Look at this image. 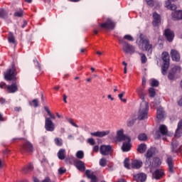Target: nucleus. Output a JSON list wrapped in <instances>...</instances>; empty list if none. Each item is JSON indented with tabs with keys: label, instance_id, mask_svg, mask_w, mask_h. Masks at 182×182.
<instances>
[{
	"label": "nucleus",
	"instance_id": "32",
	"mask_svg": "<svg viewBox=\"0 0 182 182\" xmlns=\"http://www.w3.org/2000/svg\"><path fill=\"white\" fill-rule=\"evenodd\" d=\"M33 171V165L32 164H29L27 166L23 168V173L24 174H28V173H31V171Z\"/></svg>",
	"mask_w": 182,
	"mask_h": 182
},
{
	"label": "nucleus",
	"instance_id": "13",
	"mask_svg": "<svg viewBox=\"0 0 182 182\" xmlns=\"http://www.w3.org/2000/svg\"><path fill=\"white\" fill-rule=\"evenodd\" d=\"M74 166L79 170L80 171H85L86 170V167L85 166V162L80 160H75L74 161Z\"/></svg>",
	"mask_w": 182,
	"mask_h": 182
},
{
	"label": "nucleus",
	"instance_id": "41",
	"mask_svg": "<svg viewBox=\"0 0 182 182\" xmlns=\"http://www.w3.org/2000/svg\"><path fill=\"white\" fill-rule=\"evenodd\" d=\"M8 13L4 9H0V18H6Z\"/></svg>",
	"mask_w": 182,
	"mask_h": 182
},
{
	"label": "nucleus",
	"instance_id": "46",
	"mask_svg": "<svg viewBox=\"0 0 182 182\" xmlns=\"http://www.w3.org/2000/svg\"><path fill=\"white\" fill-rule=\"evenodd\" d=\"M67 121L68 122V123L72 124V126H73L74 127H77V128L79 127V126L76 123H75V122H73V119L72 118H67Z\"/></svg>",
	"mask_w": 182,
	"mask_h": 182
},
{
	"label": "nucleus",
	"instance_id": "31",
	"mask_svg": "<svg viewBox=\"0 0 182 182\" xmlns=\"http://www.w3.org/2000/svg\"><path fill=\"white\" fill-rule=\"evenodd\" d=\"M147 150V145L145 144H141L137 147V151L140 153L141 154H143Z\"/></svg>",
	"mask_w": 182,
	"mask_h": 182
},
{
	"label": "nucleus",
	"instance_id": "7",
	"mask_svg": "<svg viewBox=\"0 0 182 182\" xmlns=\"http://www.w3.org/2000/svg\"><path fill=\"white\" fill-rule=\"evenodd\" d=\"M100 151L102 156H109V154H112L113 149H112V146L110 145H102L100 148Z\"/></svg>",
	"mask_w": 182,
	"mask_h": 182
},
{
	"label": "nucleus",
	"instance_id": "3",
	"mask_svg": "<svg viewBox=\"0 0 182 182\" xmlns=\"http://www.w3.org/2000/svg\"><path fill=\"white\" fill-rule=\"evenodd\" d=\"M119 42L122 44V50L124 52V53L133 55V53L136 52V48L132 45L129 44V43L124 41V40H119Z\"/></svg>",
	"mask_w": 182,
	"mask_h": 182
},
{
	"label": "nucleus",
	"instance_id": "51",
	"mask_svg": "<svg viewBox=\"0 0 182 182\" xmlns=\"http://www.w3.org/2000/svg\"><path fill=\"white\" fill-rule=\"evenodd\" d=\"M22 15H23V11L22 10H21L19 11H16L14 13V16H17L18 18H21V16H22Z\"/></svg>",
	"mask_w": 182,
	"mask_h": 182
},
{
	"label": "nucleus",
	"instance_id": "27",
	"mask_svg": "<svg viewBox=\"0 0 182 182\" xmlns=\"http://www.w3.org/2000/svg\"><path fill=\"white\" fill-rule=\"evenodd\" d=\"M172 18L173 21L182 19V11H173L172 13Z\"/></svg>",
	"mask_w": 182,
	"mask_h": 182
},
{
	"label": "nucleus",
	"instance_id": "36",
	"mask_svg": "<svg viewBox=\"0 0 182 182\" xmlns=\"http://www.w3.org/2000/svg\"><path fill=\"white\" fill-rule=\"evenodd\" d=\"M75 156L77 159H79V160H82V159H84L85 157V152H83V151H77Z\"/></svg>",
	"mask_w": 182,
	"mask_h": 182
},
{
	"label": "nucleus",
	"instance_id": "2",
	"mask_svg": "<svg viewBox=\"0 0 182 182\" xmlns=\"http://www.w3.org/2000/svg\"><path fill=\"white\" fill-rule=\"evenodd\" d=\"M136 43L139 49L147 52L148 55L153 53V45L150 43V40H149L144 35L140 34L139 40L136 41Z\"/></svg>",
	"mask_w": 182,
	"mask_h": 182
},
{
	"label": "nucleus",
	"instance_id": "60",
	"mask_svg": "<svg viewBox=\"0 0 182 182\" xmlns=\"http://www.w3.org/2000/svg\"><path fill=\"white\" fill-rule=\"evenodd\" d=\"M178 106H182V96L179 99V100L178 102Z\"/></svg>",
	"mask_w": 182,
	"mask_h": 182
},
{
	"label": "nucleus",
	"instance_id": "43",
	"mask_svg": "<svg viewBox=\"0 0 182 182\" xmlns=\"http://www.w3.org/2000/svg\"><path fill=\"white\" fill-rule=\"evenodd\" d=\"M139 55H141V63H146V62H147V57H146V55L143 54L141 53H139Z\"/></svg>",
	"mask_w": 182,
	"mask_h": 182
},
{
	"label": "nucleus",
	"instance_id": "55",
	"mask_svg": "<svg viewBox=\"0 0 182 182\" xmlns=\"http://www.w3.org/2000/svg\"><path fill=\"white\" fill-rule=\"evenodd\" d=\"M48 116H50V119L52 120H55V119H56V117L55 116V114H52V112H50V114H48Z\"/></svg>",
	"mask_w": 182,
	"mask_h": 182
},
{
	"label": "nucleus",
	"instance_id": "52",
	"mask_svg": "<svg viewBox=\"0 0 182 182\" xmlns=\"http://www.w3.org/2000/svg\"><path fill=\"white\" fill-rule=\"evenodd\" d=\"M65 173H66V169L65 168H60L58 169V174H60V176H62V174H65Z\"/></svg>",
	"mask_w": 182,
	"mask_h": 182
},
{
	"label": "nucleus",
	"instance_id": "38",
	"mask_svg": "<svg viewBox=\"0 0 182 182\" xmlns=\"http://www.w3.org/2000/svg\"><path fill=\"white\" fill-rule=\"evenodd\" d=\"M124 166L125 167V168H127L128 170H130V167H132L130 166V159H129V158H126L124 161Z\"/></svg>",
	"mask_w": 182,
	"mask_h": 182
},
{
	"label": "nucleus",
	"instance_id": "19",
	"mask_svg": "<svg viewBox=\"0 0 182 182\" xmlns=\"http://www.w3.org/2000/svg\"><path fill=\"white\" fill-rule=\"evenodd\" d=\"M163 174H164V171H163V170L156 169L152 173V177L153 178H155V180H160V178L163 177Z\"/></svg>",
	"mask_w": 182,
	"mask_h": 182
},
{
	"label": "nucleus",
	"instance_id": "34",
	"mask_svg": "<svg viewBox=\"0 0 182 182\" xmlns=\"http://www.w3.org/2000/svg\"><path fill=\"white\" fill-rule=\"evenodd\" d=\"M162 60H164V63L166 62H170V55L167 52H163L161 54Z\"/></svg>",
	"mask_w": 182,
	"mask_h": 182
},
{
	"label": "nucleus",
	"instance_id": "33",
	"mask_svg": "<svg viewBox=\"0 0 182 182\" xmlns=\"http://www.w3.org/2000/svg\"><path fill=\"white\" fill-rule=\"evenodd\" d=\"M169 66H170V62L164 63V65L161 68L162 75H166L167 74V70H168Z\"/></svg>",
	"mask_w": 182,
	"mask_h": 182
},
{
	"label": "nucleus",
	"instance_id": "12",
	"mask_svg": "<svg viewBox=\"0 0 182 182\" xmlns=\"http://www.w3.org/2000/svg\"><path fill=\"white\" fill-rule=\"evenodd\" d=\"M164 36L166 38L168 42H173V39H174V32L170 28L166 29L164 31Z\"/></svg>",
	"mask_w": 182,
	"mask_h": 182
},
{
	"label": "nucleus",
	"instance_id": "10",
	"mask_svg": "<svg viewBox=\"0 0 182 182\" xmlns=\"http://www.w3.org/2000/svg\"><path fill=\"white\" fill-rule=\"evenodd\" d=\"M100 26L105 29H114V23L110 18H108L105 23L100 24Z\"/></svg>",
	"mask_w": 182,
	"mask_h": 182
},
{
	"label": "nucleus",
	"instance_id": "47",
	"mask_svg": "<svg viewBox=\"0 0 182 182\" xmlns=\"http://www.w3.org/2000/svg\"><path fill=\"white\" fill-rule=\"evenodd\" d=\"M125 92H122L121 94L118 95L119 99L122 100L124 103H126L127 102V100L123 99V96H124Z\"/></svg>",
	"mask_w": 182,
	"mask_h": 182
},
{
	"label": "nucleus",
	"instance_id": "62",
	"mask_svg": "<svg viewBox=\"0 0 182 182\" xmlns=\"http://www.w3.org/2000/svg\"><path fill=\"white\" fill-rule=\"evenodd\" d=\"M151 106H153V107H157V101L155 100V101L152 103V105H151Z\"/></svg>",
	"mask_w": 182,
	"mask_h": 182
},
{
	"label": "nucleus",
	"instance_id": "42",
	"mask_svg": "<svg viewBox=\"0 0 182 182\" xmlns=\"http://www.w3.org/2000/svg\"><path fill=\"white\" fill-rule=\"evenodd\" d=\"M149 93L150 97H154L156 96V90L153 87L149 88Z\"/></svg>",
	"mask_w": 182,
	"mask_h": 182
},
{
	"label": "nucleus",
	"instance_id": "63",
	"mask_svg": "<svg viewBox=\"0 0 182 182\" xmlns=\"http://www.w3.org/2000/svg\"><path fill=\"white\" fill-rule=\"evenodd\" d=\"M107 97H108V99H110V100H112V101L114 100V98L112 97V95H109L107 96Z\"/></svg>",
	"mask_w": 182,
	"mask_h": 182
},
{
	"label": "nucleus",
	"instance_id": "18",
	"mask_svg": "<svg viewBox=\"0 0 182 182\" xmlns=\"http://www.w3.org/2000/svg\"><path fill=\"white\" fill-rule=\"evenodd\" d=\"M6 90L8 93H16V92H18V84L14 82L10 85H7Z\"/></svg>",
	"mask_w": 182,
	"mask_h": 182
},
{
	"label": "nucleus",
	"instance_id": "14",
	"mask_svg": "<svg viewBox=\"0 0 182 182\" xmlns=\"http://www.w3.org/2000/svg\"><path fill=\"white\" fill-rule=\"evenodd\" d=\"M161 165V159L159 157H154L153 158L152 162L151 161V172L153 171V167H155L156 168L157 167H160Z\"/></svg>",
	"mask_w": 182,
	"mask_h": 182
},
{
	"label": "nucleus",
	"instance_id": "30",
	"mask_svg": "<svg viewBox=\"0 0 182 182\" xmlns=\"http://www.w3.org/2000/svg\"><path fill=\"white\" fill-rule=\"evenodd\" d=\"M173 153H178L180 148L178 147V141H173L171 144Z\"/></svg>",
	"mask_w": 182,
	"mask_h": 182
},
{
	"label": "nucleus",
	"instance_id": "26",
	"mask_svg": "<svg viewBox=\"0 0 182 182\" xmlns=\"http://www.w3.org/2000/svg\"><path fill=\"white\" fill-rule=\"evenodd\" d=\"M166 163L168 166V171L170 173H174V165L173 164V158L168 157L166 159Z\"/></svg>",
	"mask_w": 182,
	"mask_h": 182
},
{
	"label": "nucleus",
	"instance_id": "39",
	"mask_svg": "<svg viewBox=\"0 0 182 182\" xmlns=\"http://www.w3.org/2000/svg\"><path fill=\"white\" fill-rule=\"evenodd\" d=\"M138 140H139L140 141H146V140H147V134L144 133L140 134L138 136Z\"/></svg>",
	"mask_w": 182,
	"mask_h": 182
},
{
	"label": "nucleus",
	"instance_id": "49",
	"mask_svg": "<svg viewBox=\"0 0 182 182\" xmlns=\"http://www.w3.org/2000/svg\"><path fill=\"white\" fill-rule=\"evenodd\" d=\"M151 85L153 87H157V86H159V81H157L156 80H151Z\"/></svg>",
	"mask_w": 182,
	"mask_h": 182
},
{
	"label": "nucleus",
	"instance_id": "4",
	"mask_svg": "<svg viewBox=\"0 0 182 182\" xmlns=\"http://www.w3.org/2000/svg\"><path fill=\"white\" fill-rule=\"evenodd\" d=\"M116 139L117 141H131L132 139L127 135H124V130L119 129L117 132Z\"/></svg>",
	"mask_w": 182,
	"mask_h": 182
},
{
	"label": "nucleus",
	"instance_id": "11",
	"mask_svg": "<svg viewBox=\"0 0 182 182\" xmlns=\"http://www.w3.org/2000/svg\"><path fill=\"white\" fill-rule=\"evenodd\" d=\"M153 26H159V25L161 23V16H160V14H157L156 12H154L153 14Z\"/></svg>",
	"mask_w": 182,
	"mask_h": 182
},
{
	"label": "nucleus",
	"instance_id": "23",
	"mask_svg": "<svg viewBox=\"0 0 182 182\" xmlns=\"http://www.w3.org/2000/svg\"><path fill=\"white\" fill-rule=\"evenodd\" d=\"M174 70H181V68L179 66H174L173 68L169 72L168 77L170 80H174V76L176 75V72Z\"/></svg>",
	"mask_w": 182,
	"mask_h": 182
},
{
	"label": "nucleus",
	"instance_id": "28",
	"mask_svg": "<svg viewBox=\"0 0 182 182\" xmlns=\"http://www.w3.org/2000/svg\"><path fill=\"white\" fill-rule=\"evenodd\" d=\"M159 130V133L162 136H167V133H168V129H167V127L164 124L160 125Z\"/></svg>",
	"mask_w": 182,
	"mask_h": 182
},
{
	"label": "nucleus",
	"instance_id": "61",
	"mask_svg": "<svg viewBox=\"0 0 182 182\" xmlns=\"http://www.w3.org/2000/svg\"><path fill=\"white\" fill-rule=\"evenodd\" d=\"M67 99H68V97L66 96V95H63L64 103H68V101L66 100Z\"/></svg>",
	"mask_w": 182,
	"mask_h": 182
},
{
	"label": "nucleus",
	"instance_id": "24",
	"mask_svg": "<svg viewBox=\"0 0 182 182\" xmlns=\"http://www.w3.org/2000/svg\"><path fill=\"white\" fill-rule=\"evenodd\" d=\"M132 141H125L122 146V151H130L132 149V144L130 143Z\"/></svg>",
	"mask_w": 182,
	"mask_h": 182
},
{
	"label": "nucleus",
	"instance_id": "17",
	"mask_svg": "<svg viewBox=\"0 0 182 182\" xmlns=\"http://www.w3.org/2000/svg\"><path fill=\"white\" fill-rule=\"evenodd\" d=\"M110 133V131H97L96 132H91L90 134L93 136L94 137H105V136H107Z\"/></svg>",
	"mask_w": 182,
	"mask_h": 182
},
{
	"label": "nucleus",
	"instance_id": "9",
	"mask_svg": "<svg viewBox=\"0 0 182 182\" xmlns=\"http://www.w3.org/2000/svg\"><path fill=\"white\" fill-rule=\"evenodd\" d=\"M45 129L47 132H53L55 130V124L50 117H46Z\"/></svg>",
	"mask_w": 182,
	"mask_h": 182
},
{
	"label": "nucleus",
	"instance_id": "56",
	"mask_svg": "<svg viewBox=\"0 0 182 182\" xmlns=\"http://www.w3.org/2000/svg\"><path fill=\"white\" fill-rule=\"evenodd\" d=\"M6 100H5V98H4V97L0 98L1 105H4V103H6Z\"/></svg>",
	"mask_w": 182,
	"mask_h": 182
},
{
	"label": "nucleus",
	"instance_id": "15",
	"mask_svg": "<svg viewBox=\"0 0 182 182\" xmlns=\"http://www.w3.org/2000/svg\"><path fill=\"white\" fill-rule=\"evenodd\" d=\"M171 56L174 62H180V53L177 50L172 49L171 50Z\"/></svg>",
	"mask_w": 182,
	"mask_h": 182
},
{
	"label": "nucleus",
	"instance_id": "50",
	"mask_svg": "<svg viewBox=\"0 0 182 182\" xmlns=\"http://www.w3.org/2000/svg\"><path fill=\"white\" fill-rule=\"evenodd\" d=\"M87 143H89V144H90V146H95V144H96V141H95V139L93 138H89L87 139Z\"/></svg>",
	"mask_w": 182,
	"mask_h": 182
},
{
	"label": "nucleus",
	"instance_id": "45",
	"mask_svg": "<svg viewBox=\"0 0 182 182\" xmlns=\"http://www.w3.org/2000/svg\"><path fill=\"white\" fill-rule=\"evenodd\" d=\"M32 104L30 103L31 106H33V107H38V106H39V100L38 99L33 100Z\"/></svg>",
	"mask_w": 182,
	"mask_h": 182
},
{
	"label": "nucleus",
	"instance_id": "58",
	"mask_svg": "<svg viewBox=\"0 0 182 182\" xmlns=\"http://www.w3.org/2000/svg\"><path fill=\"white\" fill-rule=\"evenodd\" d=\"M44 109L46 110V112H47L48 114H50V110L49 109V107H44Z\"/></svg>",
	"mask_w": 182,
	"mask_h": 182
},
{
	"label": "nucleus",
	"instance_id": "53",
	"mask_svg": "<svg viewBox=\"0 0 182 182\" xmlns=\"http://www.w3.org/2000/svg\"><path fill=\"white\" fill-rule=\"evenodd\" d=\"M6 87H8V85H6V83H5V82H1L0 83V88L1 89H6Z\"/></svg>",
	"mask_w": 182,
	"mask_h": 182
},
{
	"label": "nucleus",
	"instance_id": "59",
	"mask_svg": "<svg viewBox=\"0 0 182 182\" xmlns=\"http://www.w3.org/2000/svg\"><path fill=\"white\" fill-rule=\"evenodd\" d=\"M14 110H15L16 112H21V110H22V108H21V107H16L14 108Z\"/></svg>",
	"mask_w": 182,
	"mask_h": 182
},
{
	"label": "nucleus",
	"instance_id": "44",
	"mask_svg": "<svg viewBox=\"0 0 182 182\" xmlns=\"http://www.w3.org/2000/svg\"><path fill=\"white\" fill-rule=\"evenodd\" d=\"M124 39L129 41V42H133V41H134V38H133V36H132L130 34L125 35L124 36Z\"/></svg>",
	"mask_w": 182,
	"mask_h": 182
},
{
	"label": "nucleus",
	"instance_id": "54",
	"mask_svg": "<svg viewBox=\"0 0 182 182\" xmlns=\"http://www.w3.org/2000/svg\"><path fill=\"white\" fill-rule=\"evenodd\" d=\"M146 1L147 5H149V6H153V5H154L153 0H146Z\"/></svg>",
	"mask_w": 182,
	"mask_h": 182
},
{
	"label": "nucleus",
	"instance_id": "29",
	"mask_svg": "<svg viewBox=\"0 0 182 182\" xmlns=\"http://www.w3.org/2000/svg\"><path fill=\"white\" fill-rule=\"evenodd\" d=\"M57 156L60 160H65V157L66 156V150L65 149H60L58 151Z\"/></svg>",
	"mask_w": 182,
	"mask_h": 182
},
{
	"label": "nucleus",
	"instance_id": "21",
	"mask_svg": "<svg viewBox=\"0 0 182 182\" xmlns=\"http://www.w3.org/2000/svg\"><path fill=\"white\" fill-rule=\"evenodd\" d=\"M85 174L87 178L91 180V182H97V177L90 170H86Z\"/></svg>",
	"mask_w": 182,
	"mask_h": 182
},
{
	"label": "nucleus",
	"instance_id": "6",
	"mask_svg": "<svg viewBox=\"0 0 182 182\" xmlns=\"http://www.w3.org/2000/svg\"><path fill=\"white\" fill-rule=\"evenodd\" d=\"M154 151H156V149L154 148H151L148 149L146 151V154L145 155V157H146L145 164L146 166H148V167H150V166H151V158L154 154Z\"/></svg>",
	"mask_w": 182,
	"mask_h": 182
},
{
	"label": "nucleus",
	"instance_id": "5",
	"mask_svg": "<svg viewBox=\"0 0 182 182\" xmlns=\"http://www.w3.org/2000/svg\"><path fill=\"white\" fill-rule=\"evenodd\" d=\"M16 76V69L13 65L11 68H9L4 73L6 80H12Z\"/></svg>",
	"mask_w": 182,
	"mask_h": 182
},
{
	"label": "nucleus",
	"instance_id": "22",
	"mask_svg": "<svg viewBox=\"0 0 182 182\" xmlns=\"http://www.w3.org/2000/svg\"><path fill=\"white\" fill-rule=\"evenodd\" d=\"M141 166H143V161L140 160H133L131 163L132 168H135L136 170L141 168Z\"/></svg>",
	"mask_w": 182,
	"mask_h": 182
},
{
	"label": "nucleus",
	"instance_id": "64",
	"mask_svg": "<svg viewBox=\"0 0 182 182\" xmlns=\"http://www.w3.org/2000/svg\"><path fill=\"white\" fill-rule=\"evenodd\" d=\"M26 25H28V23H26V21H23V24L21 26V28H25Z\"/></svg>",
	"mask_w": 182,
	"mask_h": 182
},
{
	"label": "nucleus",
	"instance_id": "40",
	"mask_svg": "<svg viewBox=\"0 0 182 182\" xmlns=\"http://www.w3.org/2000/svg\"><path fill=\"white\" fill-rule=\"evenodd\" d=\"M107 165V160H106V158H102L100 160V166H101V167H106Z\"/></svg>",
	"mask_w": 182,
	"mask_h": 182
},
{
	"label": "nucleus",
	"instance_id": "57",
	"mask_svg": "<svg viewBox=\"0 0 182 182\" xmlns=\"http://www.w3.org/2000/svg\"><path fill=\"white\" fill-rule=\"evenodd\" d=\"M93 151H95V153H97V151H99V146L96 145L93 147Z\"/></svg>",
	"mask_w": 182,
	"mask_h": 182
},
{
	"label": "nucleus",
	"instance_id": "8",
	"mask_svg": "<svg viewBox=\"0 0 182 182\" xmlns=\"http://www.w3.org/2000/svg\"><path fill=\"white\" fill-rule=\"evenodd\" d=\"M21 153H32L33 151V146L31 142L26 141L21 149Z\"/></svg>",
	"mask_w": 182,
	"mask_h": 182
},
{
	"label": "nucleus",
	"instance_id": "16",
	"mask_svg": "<svg viewBox=\"0 0 182 182\" xmlns=\"http://www.w3.org/2000/svg\"><path fill=\"white\" fill-rule=\"evenodd\" d=\"M134 178L136 182H144L147 178V175L144 173H137L134 175Z\"/></svg>",
	"mask_w": 182,
	"mask_h": 182
},
{
	"label": "nucleus",
	"instance_id": "37",
	"mask_svg": "<svg viewBox=\"0 0 182 182\" xmlns=\"http://www.w3.org/2000/svg\"><path fill=\"white\" fill-rule=\"evenodd\" d=\"M8 41H9V43L15 44L16 41H15V36H14V33H11V32L9 33Z\"/></svg>",
	"mask_w": 182,
	"mask_h": 182
},
{
	"label": "nucleus",
	"instance_id": "48",
	"mask_svg": "<svg viewBox=\"0 0 182 182\" xmlns=\"http://www.w3.org/2000/svg\"><path fill=\"white\" fill-rule=\"evenodd\" d=\"M127 123L128 127H132V126L134 124V119L133 118H131L128 119Z\"/></svg>",
	"mask_w": 182,
	"mask_h": 182
},
{
	"label": "nucleus",
	"instance_id": "25",
	"mask_svg": "<svg viewBox=\"0 0 182 182\" xmlns=\"http://www.w3.org/2000/svg\"><path fill=\"white\" fill-rule=\"evenodd\" d=\"M182 136V119L178 123V128L175 132V137H181Z\"/></svg>",
	"mask_w": 182,
	"mask_h": 182
},
{
	"label": "nucleus",
	"instance_id": "20",
	"mask_svg": "<svg viewBox=\"0 0 182 182\" xmlns=\"http://www.w3.org/2000/svg\"><path fill=\"white\" fill-rule=\"evenodd\" d=\"M165 112L164 109L161 106L157 108L156 117L159 120H163L164 119Z\"/></svg>",
	"mask_w": 182,
	"mask_h": 182
},
{
	"label": "nucleus",
	"instance_id": "35",
	"mask_svg": "<svg viewBox=\"0 0 182 182\" xmlns=\"http://www.w3.org/2000/svg\"><path fill=\"white\" fill-rule=\"evenodd\" d=\"M54 141L56 146H58L59 147L63 146V140L61 138H55Z\"/></svg>",
	"mask_w": 182,
	"mask_h": 182
},
{
	"label": "nucleus",
	"instance_id": "1",
	"mask_svg": "<svg viewBox=\"0 0 182 182\" xmlns=\"http://www.w3.org/2000/svg\"><path fill=\"white\" fill-rule=\"evenodd\" d=\"M136 93L138 94L142 102L140 104L139 109L138 112V120H146L149 117V102L144 101V96L146 92L142 88L136 89Z\"/></svg>",
	"mask_w": 182,
	"mask_h": 182
}]
</instances>
